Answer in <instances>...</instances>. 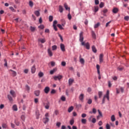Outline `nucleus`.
I'll use <instances>...</instances> for the list:
<instances>
[{
	"label": "nucleus",
	"instance_id": "nucleus-1",
	"mask_svg": "<svg viewBox=\"0 0 129 129\" xmlns=\"http://www.w3.org/2000/svg\"><path fill=\"white\" fill-rule=\"evenodd\" d=\"M49 113H46L45 114V118L43 119V122L44 123L46 124L48 121H49Z\"/></svg>",
	"mask_w": 129,
	"mask_h": 129
},
{
	"label": "nucleus",
	"instance_id": "nucleus-2",
	"mask_svg": "<svg viewBox=\"0 0 129 129\" xmlns=\"http://www.w3.org/2000/svg\"><path fill=\"white\" fill-rule=\"evenodd\" d=\"M82 46H85L86 49L88 50H89L90 49V45L89 44V43L87 42L85 43V42H82L81 43Z\"/></svg>",
	"mask_w": 129,
	"mask_h": 129
},
{
	"label": "nucleus",
	"instance_id": "nucleus-3",
	"mask_svg": "<svg viewBox=\"0 0 129 129\" xmlns=\"http://www.w3.org/2000/svg\"><path fill=\"white\" fill-rule=\"evenodd\" d=\"M83 40H84V37H83V32H81L80 34L79 41L81 43H85V42L83 41Z\"/></svg>",
	"mask_w": 129,
	"mask_h": 129
},
{
	"label": "nucleus",
	"instance_id": "nucleus-4",
	"mask_svg": "<svg viewBox=\"0 0 129 129\" xmlns=\"http://www.w3.org/2000/svg\"><path fill=\"white\" fill-rule=\"evenodd\" d=\"M63 78V76L62 75L55 76L53 77V79L55 80H61Z\"/></svg>",
	"mask_w": 129,
	"mask_h": 129
},
{
	"label": "nucleus",
	"instance_id": "nucleus-5",
	"mask_svg": "<svg viewBox=\"0 0 129 129\" xmlns=\"http://www.w3.org/2000/svg\"><path fill=\"white\" fill-rule=\"evenodd\" d=\"M43 105L44 106V107L46 109H49L50 108V103L49 102L44 103Z\"/></svg>",
	"mask_w": 129,
	"mask_h": 129
},
{
	"label": "nucleus",
	"instance_id": "nucleus-6",
	"mask_svg": "<svg viewBox=\"0 0 129 129\" xmlns=\"http://www.w3.org/2000/svg\"><path fill=\"white\" fill-rule=\"evenodd\" d=\"M60 47V49H61V51L62 52H65L66 49H65V45H64V44L61 43Z\"/></svg>",
	"mask_w": 129,
	"mask_h": 129
},
{
	"label": "nucleus",
	"instance_id": "nucleus-7",
	"mask_svg": "<svg viewBox=\"0 0 129 129\" xmlns=\"http://www.w3.org/2000/svg\"><path fill=\"white\" fill-rule=\"evenodd\" d=\"M44 91L45 93L48 94V93H49V91H50V88L49 87H46L44 89Z\"/></svg>",
	"mask_w": 129,
	"mask_h": 129
},
{
	"label": "nucleus",
	"instance_id": "nucleus-8",
	"mask_svg": "<svg viewBox=\"0 0 129 129\" xmlns=\"http://www.w3.org/2000/svg\"><path fill=\"white\" fill-rule=\"evenodd\" d=\"M99 62H100V63H102L103 62V54H100Z\"/></svg>",
	"mask_w": 129,
	"mask_h": 129
},
{
	"label": "nucleus",
	"instance_id": "nucleus-9",
	"mask_svg": "<svg viewBox=\"0 0 129 129\" xmlns=\"http://www.w3.org/2000/svg\"><path fill=\"white\" fill-rule=\"evenodd\" d=\"M38 42H40L42 44L46 42V39L45 38H39Z\"/></svg>",
	"mask_w": 129,
	"mask_h": 129
},
{
	"label": "nucleus",
	"instance_id": "nucleus-10",
	"mask_svg": "<svg viewBox=\"0 0 129 129\" xmlns=\"http://www.w3.org/2000/svg\"><path fill=\"white\" fill-rule=\"evenodd\" d=\"M9 71H11V72H12V75L13 77H16V76H17V72L16 71H13L12 70H10Z\"/></svg>",
	"mask_w": 129,
	"mask_h": 129
},
{
	"label": "nucleus",
	"instance_id": "nucleus-11",
	"mask_svg": "<svg viewBox=\"0 0 129 129\" xmlns=\"http://www.w3.org/2000/svg\"><path fill=\"white\" fill-rule=\"evenodd\" d=\"M79 98L81 101H83V99H84V94H81L80 95Z\"/></svg>",
	"mask_w": 129,
	"mask_h": 129
},
{
	"label": "nucleus",
	"instance_id": "nucleus-12",
	"mask_svg": "<svg viewBox=\"0 0 129 129\" xmlns=\"http://www.w3.org/2000/svg\"><path fill=\"white\" fill-rule=\"evenodd\" d=\"M48 54L49 55V56H50V57H52V56H53V52H52V50H51V49L50 48H49L48 49Z\"/></svg>",
	"mask_w": 129,
	"mask_h": 129
},
{
	"label": "nucleus",
	"instance_id": "nucleus-13",
	"mask_svg": "<svg viewBox=\"0 0 129 129\" xmlns=\"http://www.w3.org/2000/svg\"><path fill=\"white\" fill-rule=\"evenodd\" d=\"M31 72L33 74H34V73H35V72H36V66H33L31 68Z\"/></svg>",
	"mask_w": 129,
	"mask_h": 129
},
{
	"label": "nucleus",
	"instance_id": "nucleus-14",
	"mask_svg": "<svg viewBox=\"0 0 129 129\" xmlns=\"http://www.w3.org/2000/svg\"><path fill=\"white\" fill-rule=\"evenodd\" d=\"M10 94L13 96V97H16V93L14 91V90L10 91Z\"/></svg>",
	"mask_w": 129,
	"mask_h": 129
},
{
	"label": "nucleus",
	"instance_id": "nucleus-15",
	"mask_svg": "<svg viewBox=\"0 0 129 129\" xmlns=\"http://www.w3.org/2000/svg\"><path fill=\"white\" fill-rule=\"evenodd\" d=\"M12 109L14 111H18V107L17 106V105H14L13 106Z\"/></svg>",
	"mask_w": 129,
	"mask_h": 129
},
{
	"label": "nucleus",
	"instance_id": "nucleus-16",
	"mask_svg": "<svg viewBox=\"0 0 129 129\" xmlns=\"http://www.w3.org/2000/svg\"><path fill=\"white\" fill-rule=\"evenodd\" d=\"M63 11H64L63 7H62V6L61 5L59 6V12L60 13H63Z\"/></svg>",
	"mask_w": 129,
	"mask_h": 129
},
{
	"label": "nucleus",
	"instance_id": "nucleus-17",
	"mask_svg": "<svg viewBox=\"0 0 129 129\" xmlns=\"http://www.w3.org/2000/svg\"><path fill=\"white\" fill-rule=\"evenodd\" d=\"M92 50L94 53H96L97 52V50L96 49V48H95V46L93 45L92 46Z\"/></svg>",
	"mask_w": 129,
	"mask_h": 129
},
{
	"label": "nucleus",
	"instance_id": "nucleus-18",
	"mask_svg": "<svg viewBox=\"0 0 129 129\" xmlns=\"http://www.w3.org/2000/svg\"><path fill=\"white\" fill-rule=\"evenodd\" d=\"M112 12L114 14H117V13L118 12V9L115 8L113 9Z\"/></svg>",
	"mask_w": 129,
	"mask_h": 129
},
{
	"label": "nucleus",
	"instance_id": "nucleus-19",
	"mask_svg": "<svg viewBox=\"0 0 129 129\" xmlns=\"http://www.w3.org/2000/svg\"><path fill=\"white\" fill-rule=\"evenodd\" d=\"M34 94L36 96H39L40 95V91L39 90L35 91Z\"/></svg>",
	"mask_w": 129,
	"mask_h": 129
},
{
	"label": "nucleus",
	"instance_id": "nucleus-20",
	"mask_svg": "<svg viewBox=\"0 0 129 129\" xmlns=\"http://www.w3.org/2000/svg\"><path fill=\"white\" fill-rule=\"evenodd\" d=\"M8 98L9 100L10 101V102H13V98L12 97V96H11V95H8Z\"/></svg>",
	"mask_w": 129,
	"mask_h": 129
},
{
	"label": "nucleus",
	"instance_id": "nucleus-21",
	"mask_svg": "<svg viewBox=\"0 0 129 129\" xmlns=\"http://www.w3.org/2000/svg\"><path fill=\"white\" fill-rule=\"evenodd\" d=\"M74 81V80L72 79H70L69 80V85H72V83H73V82Z\"/></svg>",
	"mask_w": 129,
	"mask_h": 129
},
{
	"label": "nucleus",
	"instance_id": "nucleus-22",
	"mask_svg": "<svg viewBox=\"0 0 129 129\" xmlns=\"http://www.w3.org/2000/svg\"><path fill=\"white\" fill-rule=\"evenodd\" d=\"M73 109H74V107L72 106L69 108L68 111V112H71V111H72V110H73Z\"/></svg>",
	"mask_w": 129,
	"mask_h": 129
},
{
	"label": "nucleus",
	"instance_id": "nucleus-23",
	"mask_svg": "<svg viewBox=\"0 0 129 129\" xmlns=\"http://www.w3.org/2000/svg\"><path fill=\"white\" fill-rule=\"evenodd\" d=\"M64 7L65 8L67 11H68V10L69 11H70V8H68V5H67V4L65 3L64 4Z\"/></svg>",
	"mask_w": 129,
	"mask_h": 129
},
{
	"label": "nucleus",
	"instance_id": "nucleus-24",
	"mask_svg": "<svg viewBox=\"0 0 129 129\" xmlns=\"http://www.w3.org/2000/svg\"><path fill=\"white\" fill-rule=\"evenodd\" d=\"M34 14L36 17H39L40 16V12L39 11H36L34 12Z\"/></svg>",
	"mask_w": 129,
	"mask_h": 129
},
{
	"label": "nucleus",
	"instance_id": "nucleus-25",
	"mask_svg": "<svg viewBox=\"0 0 129 129\" xmlns=\"http://www.w3.org/2000/svg\"><path fill=\"white\" fill-rule=\"evenodd\" d=\"M107 12H108V10H107V9H105L103 10V16H106V15H105V14H106V13H107Z\"/></svg>",
	"mask_w": 129,
	"mask_h": 129
},
{
	"label": "nucleus",
	"instance_id": "nucleus-26",
	"mask_svg": "<svg viewBox=\"0 0 129 129\" xmlns=\"http://www.w3.org/2000/svg\"><path fill=\"white\" fill-rule=\"evenodd\" d=\"M3 128H8V125L5 123L2 124Z\"/></svg>",
	"mask_w": 129,
	"mask_h": 129
},
{
	"label": "nucleus",
	"instance_id": "nucleus-27",
	"mask_svg": "<svg viewBox=\"0 0 129 129\" xmlns=\"http://www.w3.org/2000/svg\"><path fill=\"white\" fill-rule=\"evenodd\" d=\"M111 121H115V116H114V115L111 116Z\"/></svg>",
	"mask_w": 129,
	"mask_h": 129
},
{
	"label": "nucleus",
	"instance_id": "nucleus-28",
	"mask_svg": "<svg viewBox=\"0 0 129 129\" xmlns=\"http://www.w3.org/2000/svg\"><path fill=\"white\" fill-rule=\"evenodd\" d=\"M39 115H40V113H39V111H36V116L37 119H39Z\"/></svg>",
	"mask_w": 129,
	"mask_h": 129
},
{
	"label": "nucleus",
	"instance_id": "nucleus-29",
	"mask_svg": "<svg viewBox=\"0 0 129 129\" xmlns=\"http://www.w3.org/2000/svg\"><path fill=\"white\" fill-rule=\"evenodd\" d=\"M57 70L56 69H53L52 70L50 71V74H51V75L54 74V72H55V71Z\"/></svg>",
	"mask_w": 129,
	"mask_h": 129
},
{
	"label": "nucleus",
	"instance_id": "nucleus-30",
	"mask_svg": "<svg viewBox=\"0 0 129 129\" xmlns=\"http://www.w3.org/2000/svg\"><path fill=\"white\" fill-rule=\"evenodd\" d=\"M100 26V23H98L97 24H95L94 26V28L97 29V28H98Z\"/></svg>",
	"mask_w": 129,
	"mask_h": 129
},
{
	"label": "nucleus",
	"instance_id": "nucleus-31",
	"mask_svg": "<svg viewBox=\"0 0 129 129\" xmlns=\"http://www.w3.org/2000/svg\"><path fill=\"white\" fill-rule=\"evenodd\" d=\"M52 51H55V50H57V46L56 45H53L52 46Z\"/></svg>",
	"mask_w": 129,
	"mask_h": 129
},
{
	"label": "nucleus",
	"instance_id": "nucleus-32",
	"mask_svg": "<svg viewBox=\"0 0 129 129\" xmlns=\"http://www.w3.org/2000/svg\"><path fill=\"white\" fill-rule=\"evenodd\" d=\"M81 121L82 123H83L84 124H85V123H86L87 120L86 119H82Z\"/></svg>",
	"mask_w": 129,
	"mask_h": 129
},
{
	"label": "nucleus",
	"instance_id": "nucleus-33",
	"mask_svg": "<svg viewBox=\"0 0 129 129\" xmlns=\"http://www.w3.org/2000/svg\"><path fill=\"white\" fill-rule=\"evenodd\" d=\"M57 26L58 28H59V29H60V30H63L64 28H63L62 27V25H61V24H58L57 25Z\"/></svg>",
	"mask_w": 129,
	"mask_h": 129
},
{
	"label": "nucleus",
	"instance_id": "nucleus-34",
	"mask_svg": "<svg viewBox=\"0 0 129 129\" xmlns=\"http://www.w3.org/2000/svg\"><path fill=\"white\" fill-rule=\"evenodd\" d=\"M38 76L40 77H43L44 76V73H43L42 72H40L39 74H38Z\"/></svg>",
	"mask_w": 129,
	"mask_h": 129
},
{
	"label": "nucleus",
	"instance_id": "nucleus-35",
	"mask_svg": "<svg viewBox=\"0 0 129 129\" xmlns=\"http://www.w3.org/2000/svg\"><path fill=\"white\" fill-rule=\"evenodd\" d=\"M29 6L31 7V8L33 7V6H34V3L32 1H29Z\"/></svg>",
	"mask_w": 129,
	"mask_h": 129
},
{
	"label": "nucleus",
	"instance_id": "nucleus-36",
	"mask_svg": "<svg viewBox=\"0 0 129 129\" xmlns=\"http://www.w3.org/2000/svg\"><path fill=\"white\" fill-rule=\"evenodd\" d=\"M104 6V4L103 3V2H101L99 5L100 8H103Z\"/></svg>",
	"mask_w": 129,
	"mask_h": 129
},
{
	"label": "nucleus",
	"instance_id": "nucleus-37",
	"mask_svg": "<svg viewBox=\"0 0 129 129\" xmlns=\"http://www.w3.org/2000/svg\"><path fill=\"white\" fill-rule=\"evenodd\" d=\"M92 37H93V38L94 39H95V38H96V35H95V33H94V31H92Z\"/></svg>",
	"mask_w": 129,
	"mask_h": 129
},
{
	"label": "nucleus",
	"instance_id": "nucleus-38",
	"mask_svg": "<svg viewBox=\"0 0 129 129\" xmlns=\"http://www.w3.org/2000/svg\"><path fill=\"white\" fill-rule=\"evenodd\" d=\"M98 10H99L98 7H95V9H94L95 13H97V12H98Z\"/></svg>",
	"mask_w": 129,
	"mask_h": 129
},
{
	"label": "nucleus",
	"instance_id": "nucleus-39",
	"mask_svg": "<svg viewBox=\"0 0 129 129\" xmlns=\"http://www.w3.org/2000/svg\"><path fill=\"white\" fill-rule=\"evenodd\" d=\"M98 95H99V98H101V96H102V92L99 91V92H98Z\"/></svg>",
	"mask_w": 129,
	"mask_h": 129
},
{
	"label": "nucleus",
	"instance_id": "nucleus-40",
	"mask_svg": "<svg viewBox=\"0 0 129 129\" xmlns=\"http://www.w3.org/2000/svg\"><path fill=\"white\" fill-rule=\"evenodd\" d=\"M70 122L71 125H73L74 124V119L71 120Z\"/></svg>",
	"mask_w": 129,
	"mask_h": 129
},
{
	"label": "nucleus",
	"instance_id": "nucleus-41",
	"mask_svg": "<svg viewBox=\"0 0 129 129\" xmlns=\"http://www.w3.org/2000/svg\"><path fill=\"white\" fill-rule=\"evenodd\" d=\"M98 112L99 113V115H100V116H101V117H102L103 115H102V113L100 111V110H98Z\"/></svg>",
	"mask_w": 129,
	"mask_h": 129
},
{
	"label": "nucleus",
	"instance_id": "nucleus-42",
	"mask_svg": "<svg viewBox=\"0 0 129 129\" xmlns=\"http://www.w3.org/2000/svg\"><path fill=\"white\" fill-rule=\"evenodd\" d=\"M87 103H88V104H91V103H92V100H91V99H89L88 100Z\"/></svg>",
	"mask_w": 129,
	"mask_h": 129
},
{
	"label": "nucleus",
	"instance_id": "nucleus-43",
	"mask_svg": "<svg viewBox=\"0 0 129 129\" xmlns=\"http://www.w3.org/2000/svg\"><path fill=\"white\" fill-rule=\"evenodd\" d=\"M117 70H119V71H122V70H123V68L119 67L117 68Z\"/></svg>",
	"mask_w": 129,
	"mask_h": 129
},
{
	"label": "nucleus",
	"instance_id": "nucleus-44",
	"mask_svg": "<svg viewBox=\"0 0 129 129\" xmlns=\"http://www.w3.org/2000/svg\"><path fill=\"white\" fill-rule=\"evenodd\" d=\"M80 61L81 62V63L82 64H84V62H85L84 59H83V58H81V59H80Z\"/></svg>",
	"mask_w": 129,
	"mask_h": 129
},
{
	"label": "nucleus",
	"instance_id": "nucleus-45",
	"mask_svg": "<svg viewBox=\"0 0 129 129\" xmlns=\"http://www.w3.org/2000/svg\"><path fill=\"white\" fill-rule=\"evenodd\" d=\"M49 22H52L53 21V16H50L49 17Z\"/></svg>",
	"mask_w": 129,
	"mask_h": 129
},
{
	"label": "nucleus",
	"instance_id": "nucleus-46",
	"mask_svg": "<svg viewBox=\"0 0 129 129\" xmlns=\"http://www.w3.org/2000/svg\"><path fill=\"white\" fill-rule=\"evenodd\" d=\"M30 30H31V32H35V27L31 26Z\"/></svg>",
	"mask_w": 129,
	"mask_h": 129
},
{
	"label": "nucleus",
	"instance_id": "nucleus-47",
	"mask_svg": "<svg viewBox=\"0 0 129 129\" xmlns=\"http://www.w3.org/2000/svg\"><path fill=\"white\" fill-rule=\"evenodd\" d=\"M61 125V122H57L56 123V126H58V127H60V126Z\"/></svg>",
	"mask_w": 129,
	"mask_h": 129
},
{
	"label": "nucleus",
	"instance_id": "nucleus-48",
	"mask_svg": "<svg viewBox=\"0 0 129 129\" xmlns=\"http://www.w3.org/2000/svg\"><path fill=\"white\" fill-rule=\"evenodd\" d=\"M58 37H59L61 42H63V37H62V35H61L60 34H59Z\"/></svg>",
	"mask_w": 129,
	"mask_h": 129
},
{
	"label": "nucleus",
	"instance_id": "nucleus-49",
	"mask_svg": "<svg viewBox=\"0 0 129 129\" xmlns=\"http://www.w3.org/2000/svg\"><path fill=\"white\" fill-rule=\"evenodd\" d=\"M38 28H39V29H41V30H43V29H44L45 27L44 26V25H42L39 26Z\"/></svg>",
	"mask_w": 129,
	"mask_h": 129
},
{
	"label": "nucleus",
	"instance_id": "nucleus-50",
	"mask_svg": "<svg viewBox=\"0 0 129 129\" xmlns=\"http://www.w3.org/2000/svg\"><path fill=\"white\" fill-rule=\"evenodd\" d=\"M92 122H93V123H95V122H96V119L93 118L92 120Z\"/></svg>",
	"mask_w": 129,
	"mask_h": 129
},
{
	"label": "nucleus",
	"instance_id": "nucleus-51",
	"mask_svg": "<svg viewBox=\"0 0 129 129\" xmlns=\"http://www.w3.org/2000/svg\"><path fill=\"white\" fill-rule=\"evenodd\" d=\"M34 102L35 103H38V102H39V99L38 98H35Z\"/></svg>",
	"mask_w": 129,
	"mask_h": 129
},
{
	"label": "nucleus",
	"instance_id": "nucleus-52",
	"mask_svg": "<svg viewBox=\"0 0 129 129\" xmlns=\"http://www.w3.org/2000/svg\"><path fill=\"white\" fill-rule=\"evenodd\" d=\"M50 64L52 67H54V66H55V62L54 61H51Z\"/></svg>",
	"mask_w": 129,
	"mask_h": 129
},
{
	"label": "nucleus",
	"instance_id": "nucleus-53",
	"mask_svg": "<svg viewBox=\"0 0 129 129\" xmlns=\"http://www.w3.org/2000/svg\"><path fill=\"white\" fill-rule=\"evenodd\" d=\"M61 100L62 101H65V100H66V98H65V97L64 96H62L61 97Z\"/></svg>",
	"mask_w": 129,
	"mask_h": 129
},
{
	"label": "nucleus",
	"instance_id": "nucleus-54",
	"mask_svg": "<svg viewBox=\"0 0 129 129\" xmlns=\"http://www.w3.org/2000/svg\"><path fill=\"white\" fill-rule=\"evenodd\" d=\"M95 4L96 5H99V0H95Z\"/></svg>",
	"mask_w": 129,
	"mask_h": 129
},
{
	"label": "nucleus",
	"instance_id": "nucleus-55",
	"mask_svg": "<svg viewBox=\"0 0 129 129\" xmlns=\"http://www.w3.org/2000/svg\"><path fill=\"white\" fill-rule=\"evenodd\" d=\"M69 20H71L72 19V16H71V15L70 14H69L68 15Z\"/></svg>",
	"mask_w": 129,
	"mask_h": 129
},
{
	"label": "nucleus",
	"instance_id": "nucleus-56",
	"mask_svg": "<svg viewBox=\"0 0 129 129\" xmlns=\"http://www.w3.org/2000/svg\"><path fill=\"white\" fill-rule=\"evenodd\" d=\"M124 20H125V21H128V20H129V17L128 16H125L124 17Z\"/></svg>",
	"mask_w": 129,
	"mask_h": 129
},
{
	"label": "nucleus",
	"instance_id": "nucleus-57",
	"mask_svg": "<svg viewBox=\"0 0 129 129\" xmlns=\"http://www.w3.org/2000/svg\"><path fill=\"white\" fill-rule=\"evenodd\" d=\"M25 115H21V119H22V120H23V121H25Z\"/></svg>",
	"mask_w": 129,
	"mask_h": 129
},
{
	"label": "nucleus",
	"instance_id": "nucleus-58",
	"mask_svg": "<svg viewBox=\"0 0 129 129\" xmlns=\"http://www.w3.org/2000/svg\"><path fill=\"white\" fill-rule=\"evenodd\" d=\"M54 30L56 31H58V29H57V26L56 25H53Z\"/></svg>",
	"mask_w": 129,
	"mask_h": 129
},
{
	"label": "nucleus",
	"instance_id": "nucleus-59",
	"mask_svg": "<svg viewBox=\"0 0 129 129\" xmlns=\"http://www.w3.org/2000/svg\"><path fill=\"white\" fill-rule=\"evenodd\" d=\"M26 90H27V91H29L30 90V87H29V86H28V85H26Z\"/></svg>",
	"mask_w": 129,
	"mask_h": 129
},
{
	"label": "nucleus",
	"instance_id": "nucleus-60",
	"mask_svg": "<svg viewBox=\"0 0 129 129\" xmlns=\"http://www.w3.org/2000/svg\"><path fill=\"white\" fill-rule=\"evenodd\" d=\"M76 107H77V108H81V104H77L76 105Z\"/></svg>",
	"mask_w": 129,
	"mask_h": 129
},
{
	"label": "nucleus",
	"instance_id": "nucleus-61",
	"mask_svg": "<svg viewBox=\"0 0 129 129\" xmlns=\"http://www.w3.org/2000/svg\"><path fill=\"white\" fill-rule=\"evenodd\" d=\"M62 66H66V62L65 61L61 62Z\"/></svg>",
	"mask_w": 129,
	"mask_h": 129
},
{
	"label": "nucleus",
	"instance_id": "nucleus-62",
	"mask_svg": "<svg viewBox=\"0 0 129 129\" xmlns=\"http://www.w3.org/2000/svg\"><path fill=\"white\" fill-rule=\"evenodd\" d=\"M106 127L107 129H110V126L108 124H106Z\"/></svg>",
	"mask_w": 129,
	"mask_h": 129
},
{
	"label": "nucleus",
	"instance_id": "nucleus-63",
	"mask_svg": "<svg viewBox=\"0 0 129 129\" xmlns=\"http://www.w3.org/2000/svg\"><path fill=\"white\" fill-rule=\"evenodd\" d=\"M93 113H94V114H95V113H96V109H95V108H93Z\"/></svg>",
	"mask_w": 129,
	"mask_h": 129
},
{
	"label": "nucleus",
	"instance_id": "nucleus-64",
	"mask_svg": "<svg viewBox=\"0 0 129 129\" xmlns=\"http://www.w3.org/2000/svg\"><path fill=\"white\" fill-rule=\"evenodd\" d=\"M88 92H90L91 91H92V89L91 88H88V90H87Z\"/></svg>",
	"mask_w": 129,
	"mask_h": 129
}]
</instances>
